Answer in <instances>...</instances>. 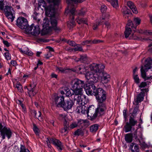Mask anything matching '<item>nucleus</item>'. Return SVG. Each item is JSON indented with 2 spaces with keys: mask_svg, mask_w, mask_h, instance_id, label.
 I'll return each instance as SVG.
<instances>
[{
  "mask_svg": "<svg viewBox=\"0 0 152 152\" xmlns=\"http://www.w3.org/2000/svg\"><path fill=\"white\" fill-rule=\"evenodd\" d=\"M49 5L47 6L44 0H39V7H42L45 10V14L48 17H52L54 15L57 9L60 4L61 0H47Z\"/></svg>",
  "mask_w": 152,
  "mask_h": 152,
  "instance_id": "obj_1",
  "label": "nucleus"
},
{
  "mask_svg": "<svg viewBox=\"0 0 152 152\" xmlns=\"http://www.w3.org/2000/svg\"><path fill=\"white\" fill-rule=\"evenodd\" d=\"M85 0H66L68 4V9L69 10L70 12L72 15L70 16V21L67 23V26L70 28H72L75 25V22L74 20V15L75 12V8L74 6L72 5V3L74 2H81Z\"/></svg>",
  "mask_w": 152,
  "mask_h": 152,
  "instance_id": "obj_2",
  "label": "nucleus"
},
{
  "mask_svg": "<svg viewBox=\"0 0 152 152\" xmlns=\"http://www.w3.org/2000/svg\"><path fill=\"white\" fill-rule=\"evenodd\" d=\"M105 100L102 99L97 101L98 102V107L92 116L93 119H95L97 116H100L104 113V111L106 110V105L104 103Z\"/></svg>",
  "mask_w": 152,
  "mask_h": 152,
  "instance_id": "obj_3",
  "label": "nucleus"
},
{
  "mask_svg": "<svg viewBox=\"0 0 152 152\" xmlns=\"http://www.w3.org/2000/svg\"><path fill=\"white\" fill-rule=\"evenodd\" d=\"M145 62L146 64L144 66H141L140 71L142 77L145 80H147L151 78V76L150 77H147L146 75V72L152 67V59L149 58L145 60Z\"/></svg>",
  "mask_w": 152,
  "mask_h": 152,
  "instance_id": "obj_4",
  "label": "nucleus"
},
{
  "mask_svg": "<svg viewBox=\"0 0 152 152\" xmlns=\"http://www.w3.org/2000/svg\"><path fill=\"white\" fill-rule=\"evenodd\" d=\"M0 135L2 140L5 138V136L7 137L8 139L12 137V131L9 128L5 126H3L2 123L0 122Z\"/></svg>",
  "mask_w": 152,
  "mask_h": 152,
  "instance_id": "obj_5",
  "label": "nucleus"
},
{
  "mask_svg": "<svg viewBox=\"0 0 152 152\" xmlns=\"http://www.w3.org/2000/svg\"><path fill=\"white\" fill-rule=\"evenodd\" d=\"M38 25L35 26L34 24H32L30 26H29L26 30V32L27 34H30L31 35L37 36L40 33V30L39 27V20H38Z\"/></svg>",
  "mask_w": 152,
  "mask_h": 152,
  "instance_id": "obj_6",
  "label": "nucleus"
},
{
  "mask_svg": "<svg viewBox=\"0 0 152 152\" xmlns=\"http://www.w3.org/2000/svg\"><path fill=\"white\" fill-rule=\"evenodd\" d=\"M90 68L91 71L99 77L100 74L104 71V66L102 64L93 63L90 65Z\"/></svg>",
  "mask_w": 152,
  "mask_h": 152,
  "instance_id": "obj_7",
  "label": "nucleus"
},
{
  "mask_svg": "<svg viewBox=\"0 0 152 152\" xmlns=\"http://www.w3.org/2000/svg\"><path fill=\"white\" fill-rule=\"evenodd\" d=\"M94 90L93 95L95 96L97 101L106 99V92L103 89L96 88Z\"/></svg>",
  "mask_w": 152,
  "mask_h": 152,
  "instance_id": "obj_8",
  "label": "nucleus"
},
{
  "mask_svg": "<svg viewBox=\"0 0 152 152\" xmlns=\"http://www.w3.org/2000/svg\"><path fill=\"white\" fill-rule=\"evenodd\" d=\"M17 25L21 29L24 30L26 32V30L29 26L27 20L23 17L18 18L17 21Z\"/></svg>",
  "mask_w": 152,
  "mask_h": 152,
  "instance_id": "obj_9",
  "label": "nucleus"
},
{
  "mask_svg": "<svg viewBox=\"0 0 152 152\" xmlns=\"http://www.w3.org/2000/svg\"><path fill=\"white\" fill-rule=\"evenodd\" d=\"M95 83H88L86 84L84 87L86 93L88 95H93L94 90L96 87Z\"/></svg>",
  "mask_w": 152,
  "mask_h": 152,
  "instance_id": "obj_10",
  "label": "nucleus"
},
{
  "mask_svg": "<svg viewBox=\"0 0 152 152\" xmlns=\"http://www.w3.org/2000/svg\"><path fill=\"white\" fill-rule=\"evenodd\" d=\"M72 88H84L85 84L83 81L77 78L72 80L71 82Z\"/></svg>",
  "mask_w": 152,
  "mask_h": 152,
  "instance_id": "obj_11",
  "label": "nucleus"
},
{
  "mask_svg": "<svg viewBox=\"0 0 152 152\" xmlns=\"http://www.w3.org/2000/svg\"><path fill=\"white\" fill-rule=\"evenodd\" d=\"M85 77L87 80H90L91 81L94 83L98 81L99 77L98 75L95 74L93 72L91 71L88 72L85 74Z\"/></svg>",
  "mask_w": 152,
  "mask_h": 152,
  "instance_id": "obj_12",
  "label": "nucleus"
},
{
  "mask_svg": "<svg viewBox=\"0 0 152 152\" xmlns=\"http://www.w3.org/2000/svg\"><path fill=\"white\" fill-rule=\"evenodd\" d=\"M54 102L57 107H61L64 102V97L62 96H58L56 95L53 97Z\"/></svg>",
  "mask_w": 152,
  "mask_h": 152,
  "instance_id": "obj_13",
  "label": "nucleus"
},
{
  "mask_svg": "<svg viewBox=\"0 0 152 152\" xmlns=\"http://www.w3.org/2000/svg\"><path fill=\"white\" fill-rule=\"evenodd\" d=\"M75 100L77 101V104L84 105L89 102L88 99L84 95H80Z\"/></svg>",
  "mask_w": 152,
  "mask_h": 152,
  "instance_id": "obj_14",
  "label": "nucleus"
},
{
  "mask_svg": "<svg viewBox=\"0 0 152 152\" xmlns=\"http://www.w3.org/2000/svg\"><path fill=\"white\" fill-rule=\"evenodd\" d=\"M72 88L73 89L72 91L73 92V95H74V100L75 101L76 99H77L78 97L80 95H83V88Z\"/></svg>",
  "mask_w": 152,
  "mask_h": 152,
  "instance_id": "obj_15",
  "label": "nucleus"
},
{
  "mask_svg": "<svg viewBox=\"0 0 152 152\" xmlns=\"http://www.w3.org/2000/svg\"><path fill=\"white\" fill-rule=\"evenodd\" d=\"M145 90V89H141L142 91L136 96V98L135 99L134 101L136 103V105H138V104L142 101L144 99V97L145 95V92L143 90Z\"/></svg>",
  "mask_w": 152,
  "mask_h": 152,
  "instance_id": "obj_16",
  "label": "nucleus"
},
{
  "mask_svg": "<svg viewBox=\"0 0 152 152\" xmlns=\"http://www.w3.org/2000/svg\"><path fill=\"white\" fill-rule=\"evenodd\" d=\"M74 104L73 101L70 99L66 101V102H64L61 107L64 110H68L71 109Z\"/></svg>",
  "mask_w": 152,
  "mask_h": 152,
  "instance_id": "obj_17",
  "label": "nucleus"
},
{
  "mask_svg": "<svg viewBox=\"0 0 152 152\" xmlns=\"http://www.w3.org/2000/svg\"><path fill=\"white\" fill-rule=\"evenodd\" d=\"M51 141H52V144L56 147L59 151H62L63 147V145L60 141L55 138L52 139Z\"/></svg>",
  "mask_w": 152,
  "mask_h": 152,
  "instance_id": "obj_18",
  "label": "nucleus"
},
{
  "mask_svg": "<svg viewBox=\"0 0 152 152\" xmlns=\"http://www.w3.org/2000/svg\"><path fill=\"white\" fill-rule=\"evenodd\" d=\"M109 15L108 14H103L102 17L100 18V21L103 22V24L104 23L106 26L107 28L110 27V24L107 21Z\"/></svg>",
  "mask_w": 152,
  "mask_h": 152,
  "instance_id": "obj_19",
  "label": "nucleus"
},
{
  "mask_svg": "<svg viewBox=\"0 0 152 152\" xmlns=\"http://www.w3.org/2000/svg\"><path fill=\"white\" fill-rule=\"evenodd\" d=\"M35 86V85L31 84L27 88L28 90V94L30 97L34 96L36 94L37 92L34 88Z\"/></svg>",
  "mask_w": 152,
  "mask_h": 152,
  "instance_id": "obj_20",
  "label": "nucleus"
},
{
  "mask_svg": "<svg viewBox=\"0 0 152 152\" xmlns=\"http://www.w3.org/2000/svg\"><path fill=\"white\" fill-rule=\"evenodd\" d=\"M102 76L101 77V81L103 84H106L110 80V75L106 73H102Z\"/></svg>",
  "mask_w": 152,
  "mask_h": 152,
  "instance_id": "obj_21",
  "label": "nucleus"
},
{
  "mask_svg": "<svg viewBox=\"0 0 152 152\" xmlns=\"http://www.w3.org/2000/svg\"><path fill=\"white\" fill-rule=\"evenodd\" d=\"M55 14L54 15H55ZM54 16L50 17H51V23L52 26L53 28V29L56 31H59L60 29L59 28H58L56 26V25L57 24V20L54 17Z\"/></svg>",
  "mask_w": 152,
  "mask_h": 152,
  "instance_id": "obj_22",
  "label": "nucleus"
},
{
  "mask_svg": "<svg viewBox=\"0 0 152 152\" xmlns=\"http://www.w3.org/2000/svg\"><path fill=\"white\" fill-rule=\"evenodd\" d=\"M127 4L132 10L134 13L136 14L138 13L137 8L132 2L131 1H128L127 3Z\"/></svg>",
  "mask_w": 152,
  "mask_h": 152,
  "instance_id": "obj_23",
  "label": "nucleus"
},
{
  "mask_svg": "<svg viewBox=\"0 0 152 152\" xmlns=\"http://www.w3.org/2000/svg\"><path fill=\"white\" fill-rule=\"evenodd\" d=\"M125 139L127 143L131 142L133 140V134L131 133L126 134L125 136Z\"/></svg>",
  "mask_w": 152,
  "mask_h": 152,
  "instance_id": "obj_24",
  "label": "nucleus"
},
{
  "mask_svg": "<svg viewBox=\"0 0 152 152\" xmlns=\"http://www.w3.org/2000/svg\"><path fill=\"white\" fill-rule=\"evenodd\" d=\"M121 11L124 16L125 18H126V17H128L126 15L129 14L130 13V10L128 9L126 7H123Z\"/></svg>",
  "mask_w": 152,
  "mask_h": 152,
  "instance_id": "obj_25",
  "label": "nucleus"
},
{
  "mask_svg": "<svg viewBox=\"0 0 152 152\" xmlns=\"http://www.w3.org/2000/svg\"><path fill=\"white\" fill-rule=\"evenodd\" d=\"M90 108H91V106H89V107H86V106L83 105L82 108V112H81V113L83 114H88L89 113V110H90Z\"/></svg>",
  "mask_w": 152,
  "mask_h": 152,
  "instance_id": "obj_26",
  "label": "nucleus"
},
{
  "mask_svg": "<svg viewBox=\"0 0 152 152\" xmlns=\"http://www.w3.org/2000/svg\"><path fill=\"white\" fill-rule=\"evenodd\" d=\"M4 11L5 12V14H6V13H12L14 12V10L12 7L8 6H6L5 7Z\"/></svg>",
  "mask_w": 152,
  "mask_h": 152,
  "instance_id": "obj_27",
  "label": "nucleus"
},
{
  "mask_svg": "<svg viewBox=\"0 0 152 152\" xmlns=\"http://www.w3.org/2000/svg\"><path fill=\"white\" fill-rule=\"evenodd\" d=\"M132 126H131L128 122L126 123V124L124 126L125 132L126 133L131 131Z\"/></svg>",
  "mask_w": 152,
  "mask_h": 152,
  "instance_id": "obj_28",
  "label": "nucleus"
},
{
  "mask_svg": "<svg viewBox=\"0 0 152 152\" xmlns=\"http://www.w3.org/2000/svg\"><path fill=\"white\" fill-rule=\"evenodd\" d=\"M132 30L130 27H126L125 31L124 32L126 38L128 37L130 35L131 36Z\"/></svg>",
  "mask_w": 152,
  "mask_h": 152,
  "instance_id": "obj_29",
  "label": "nucleus"
},
{
  "mask_svg": "<svg viewBox=\"0 0 152 152\" xmlns=\"http://www.w3.org/2000/svg\"><path fill=\"white\" fill-rule=\"evenodd\" d=\"M130 124L132 126H134L137 123V121L135 120L134 117H130L129 119V122Z\"/></svg>",
  "mask_w": 152,
  "mask_h": 152,
  "instance_id": "obj_30",
  "label": "nucleus"
},
{
  "mask_svg": "<svg viewBox=\"0 0 152 152\" xmlns=\"http://www.w3.org/2000/svg\"><path fill=\"white\" fill-rule=\"evenodd\" d=\"M13 13H7L5 14L6 17L8 19L11 21V22H12L14 20L15 16L13 15Z\"/></svg>",
  "mask_w": 152,
  "mask_h": 152,
  "instance_id": "obj_31",
  "label": "nucleus"
},
{
  "mask_svg": "<svg viewBox=\"0 0 152 152\" xmlns=\"http://www.w3.org/2000/svg\"><path fill=\"white\" fill-rule=\"evenodd\" d=\"M77 22L79 24H80L81 23H84L86 24H88L87 23V19L86 18H78L76 19Z\"/></svg>",
  "mask_w": 152,
  "mask_h": 152,
  "instance_id": "obj_32",
  "label": "nucleus"
},
{
  "mask_svg": "<svg viewBox=\"0 0 152 152\" xmlns=\"http://www.w3.org/2000/svg\"><path fill=\"white\" fill-rule=\"evenodd\" d=\"M44 20L45 21V20ZM48 23L49 20H45V21L44 22L42 25L43 28L42 30L43 33L45 31L46 29L49 28Z\"/></svg>",
  "mask_w": 152,
  "mask_h": 152,
  "instance_id": "obj_33",
  "label": "nucleus"
},
{
  "mask_svg": "<svg viewBox=\"0 0 152 152\" xmlns=\"http://www.w3.org/2000/svg\"><path fill=\"white\" fill-rule=\"evenodd\" d=\"M98 126L97 124H95L90 126V131L91 132H96L98 129Z\"/></svg>",
  "mask_w": 152,
  "mask_h": 152,
  "instance_id": "obj_34",
  "label": "nucleus"
},
{
  "mask_svg": "<svg viewBox=\"0 0 152 152\" xmlns=\"http://www.w3.org/2000/svg\"><path fill=\"white\" fill-rule=\"evenodd\" d=\"M56 70L58 72L61 73H66V72L67 69L60 67H56Z\"/></svg>",
  "mask_w": 152,
  "mask_h": 152,
  "instance_id": "obj_35",
  "label": "nucleus"
},
{
  "mask_svg": "<svg viewBox=\"0 0 152 152\" xmlns=\"http://www.w3.org/2000/svg\"><path fill=\"white\" fill-rule=\"evenodd\" d=\"M33 130L37 135H39L40 130L37 126L34 124H33Z\"/></svg>",
  "mask_w": 152,
  "mask_h": 152,
  "instance_id": "obj_36",
  "label": "nucleus"
},
{
  "mask_svg": "<svg viewBox=\"0 0 152 152\" xmlns=\"http://www.w3.org/2000/svg\"><path fill=\"white\" fill-rule=\"evenodd\" d=\"M141 21L140 19L138 17L134 18L133 20V24H135L136 25L135 26H136L140 24Z\"/></svg>",
  "mask_w": 152,
  "mask_h": 152,
  "instance_id": "obj_37",
  "label": "nucleus"
},
{
  "mask_svg": "<svg viewBox=\"0 0 152 152\" xmlns=\"http://www.w3.org/2000/svg\"><path fill=\"white\" fill-rule=\"evenodd\" d=\"M88 60V58L86 55H82L80 56V57L79 58V61L81 62H85L86 61Z\"/></svg>",
  "mask_w": 152,
  "mask_h": 152,
  "instance_id": "obj_38",
  "label": "nucleus"
},
{
  "mask_svg": "<svg viewBox=\"0 0 152 152\" xmlns=\"http://www.w3.org/2000/svg\"><path fill=\"white\" fill-rule=\"evenodd\" d=\"M131 27L132 28H135L136 26H135L131 20H129L126 27H130L131 28Z\"/></svg>",
  "mask_w": 152,
  "mask_h": 152,
  "instance_id": "obj_39",
  "label": "nucleus"
},
{
  "mask_svg": "<svg viewBox=\"0 0 152 152\" xmlns=\"http://www.w3.org/2000/svg\"><path fill=\"white\" fill-rule=\"evenodd\" d=\"M86 121H85L80 119L78 120L77 124V126L83 127Z\"/></svg>",
  "mask_w": 152,
  "mask_h": 152,
  "instance_id": "obj_40",
  "label": "nucleus"
},
{
  "mask_svg": "<svg viewBox=\"0 0 152 152\" xmlns=\"http://www.w3.org/2000/svg\"><path fill=\"white\" fill-rule=\"evenodd\" d=\"M83 134L84 133L83 131L80 129H77L74 133V135H83Z\"/></svg>",
  "mask_w": 152,
  "mask_h": 152,
  "instance_id": "obj_41",
  "label": "nucleus"
},
{
  "mask_svg": "<svg viewBox=\"0 0 152 152\" xmlns=\"http://www.w3.org/2000/svg\"><path fill=\"white\" fill-rule=\"evenodd\" d=\"M52 139H54V138L48 137L47 138L46 140L47 145L48 146V147L50 148L51 147V145H50V144L51 143L52 144V141H51Z\"/></svg>",
  "mask_w": 152,
  "mask_h": 152,
  "instance_id": "obj_42",
  "label": "nucleus"
},
{
  "mask_svg": "<svg viewBox=\"0 0 152 152\" xmlns=\"http://www.w3.org/2000/svg\"><path fill=\"white\" fill-rule=\"evenodd\" d=\"M64 40L65 41V42H66L67 43L69 44L70 45L75 46L76 45V43L74 41H70V40H66L65 39H62V41H64Z\"/></svg>",
  "mask_w": 152,
  "mask_h": 152,
  "instance_id": "obj_43",
  "label": "nucleus"
},
{
  "mask_svg": "<svg viewBox=\"0 0 152 152\" xmlns=\"http://www.w3.org/2000/svg\"><path fill=\"white\" fill-rule=\"evenodd\" d=\"M103 21L102 22L101 21H100V20L98 22H96L95 23H94L93 27V29L94 30L96 29L99 24L102 25L103 24Z\"/></svg>",
  "mask_w": 152,
  "mask_h": 152,
  "instance_id": "obj_44",
  "label": "nucleus"
},
{
  "mask_svg": "<svg viewBox=\"0 0 152 152\" xmlns=\"http://www.w3.org/2000/svg\"><path fill=\"white\" fill-rule=\"evenodd\" d=\"M133 78L134 82L137 84H139L140 82V80L138 75H133Z\"/></svg>",
  "mask_w": 152,
  "mask_h": 152,
  "instance_id": "obj_45",
  "label": "nucleus"
},
{
  "mask_svg": "<svg viewBox=\"0 0 152 152\" xmlns=\"http://www.w3.org/2000/svg\"><path fill=\"white\" fill-rule=\"evenodd\" d=\"M20 152H30L29 150L26 148L23 145H21Z\"/></svg>",
  "mask_w": 152,
  "mask_h": 152,
  "instance_id": "obj_46",
  "label": "nucleus"
},
{
  "mask_svg": "<svg viewBox=\"0 0 152 152\" xmlns=\"http://www.w3.org/2000/svg\"><path fill=\"white\" fill-rule=\"evenodd\" d=\"M15 87L18 89V91L20 92H22L23 90L22 86L20 83L16 84L15 85Z\"/></svg>",
  "mask_w": 152,
  "mask_h": 152,
  "instance_id": "obj_47",
  "label": "nucleus"
},
{
  "mask_svg": "<svg viewBox=\"0 0 152 152\" xmlns=\"http://www.w3.org/2000/svg\"><path fill=\"white\" fill-rule=\"evenodd\" d=\"M65 91H66V95L67 96H69L73 95V92L72 93L71 91L69 88L65 90Z\"/></svg>",
  "mask_w": 152,
  "mask_h": 152,
  "instance_id": "obj_48",
  "label": "nucleus"
},
{
  "mask_svg": "<svg viewBox=\"0 0 152 152\" xmlns=\"http://www.w3.org/2000/svg\"><path fill=\"white\" fill-rule=\"evenodd\" d=\"M66 126L64 127L63 129H62L61 130V132L62 133H65L66 134L68 132V127H67V126Z\"/></svg>",
  "mask_w": 152,
  "mask_h": 152,
  "instance_id": "obj_49",
  "label": "nucleus"
},
{
  "mask_svg": "<svg viewBox=\"0 0 152 152\" xmlns=\"http://www.w3.org/2000/svg\"><path fill=\"white\" fill-rule=\"evenodd\" d=\"M28 48L27 47L19 49V51L22 53L25 54Z\"/></svg>",
  "mask_w": 152,
  "mask_h": 152,
  "instance_id": "obj_50",
  "label": "nucleus"
},
{
  "mask_svg": "<svg viewBox=\"0 0 152 152\" xmlns=\"http://www.w3.org/2000/svg\"><path fill=\"white\" fill-rule=\"evenodd\" d=\"M77 124L76 122H74L72 123V124L69 126L71 129H73L77 127Z\"/></svg>",
  "mask_w": 152,
  "mask_h": 152,
  "instance_id": "obj_51",
  "label": "nucleus"
},
{
  "mask_svg": "<svg viewBox=\"0 0 152 152\" xmlns=\"http://www.w3.org/2000/svg\"><path fill=\"white\" fill-rule=\"evenodd\" d=\"M141 33H143L146 35H152V31L151 30H145L143 32H139Z\"/></svg>",
  "mask_w": 152,
  "mask_h": 152,
  "instance_id": "obj_52",
  "label": "nucleus"
},
{
  "mask_svg": "<svg viewBox=\"0 0 152 152\" xmlns=\"http://www.w3.org/2000/svg\"><path fill=\"white\" fill-rule=\"evenodd\" d=\"M37 116L38 117V118H37L38 119L41 121H42L43 120V118L41 116V113L40 111H38V112H37Z\"/></svg>",
  "mask_w": 152,
  "mask_h": 152,
  "instance_id": "obj_53",
  "label": "nucleus"
},
{
  "mask_svg": "<svg viewBox=\"0 0 152 152\" xmlns=\"http://www.w3.org/2000/svg\"><path fill=\"white\" fill-rule=\"evenodd\" d=\"M86 10L85 8L82 9L78 13V14L80 15H84L86 13Z\"/></svg>",
  "mask_w": 152,
  "mask_h": 152,
  "instance_id": "obj_54",
  "label": "nucleus"
},
{
  "mask_svg": "<svg viewBox=\"0 0 152 152\" xmlns=\"http://www.w3.org/2000/svg\"><path fill=\"white\" fill-rule=\"evenodd\" d=\"M129 38L131 39H133L134 40H138L139 38L134 34H132L131 36H130Z\"/></svg>",
  "mask_w": 152,
  "mask_h": 152,
  "instance_id": "obj_55",
  "label": "nucleus"
},
{
  "mask_svg": "<svg viewBox=\"0 0 152 152\" xmlns=\"http://www.w3.org/2000/svg\"><path fill=\"white\" fill-rule=\"evenodd\" d=\"M4 56L7 60L11 59V57L10 54L8 52H7L4 53Z\"/></svg>",
  "mask_w": 152,
  "mask_h": 152,
  "instance_id": "obj_56",
  "label": "nucleus"
},
{
  "mask_svg": "<svg viewBox=\"0 0 152 152\" xmlns=\"http://www.w3.org/2000/svg\"><path fill=\"white\" fill-rule=\"evenodd\" d=\"M107 7L106 6L104 5H102L100 9L101 12L102 13L105 12L107 10Z\"/></svg>",
  "mask_w": 152,
  "mask_h": 152,
  "instance_id": "obj_57",
  "label": "nucleus"
},
{
  "mask_svg": "<svg viewBox=\"0 0 152 152\" xmlns=\"http://www.w3.org/2000/svg\"><path fill=\"white\" fill-rule=\"evenodd\" d=\"M73 50L75 52L77 51H82L83 50L81 47L78 46L74 48Z\"/></svg>",
  "mask_w": 152,
  "mask_h": 152,
  "instance_id": "obj_58",
  "label": "nucleus"
},
{
  "mask_svg": "<svg viewBox=\"0 0 152 152\" xmlns=\"http://www.w3.org/2000/svg\"><path fill=\"white\" fill-rule=\"evenodd\" d=\"M138 150L139 147L137 145L135 144L132 151L133 152H137L138 151Z\"/></svg>",
  "mask_w": 152,
  "mask_h": 152,
  "instance_id": "obj_59",
  "label": "nucleus"
},
{
  "mask_svg": "<svg viewBox=\"0 0 152 152\" xmlns=\"http://www.w3.org/2000/svg\"><path fill=\"white\" fill-rule=\"evenodd\" d=\"M82 107L83 105H82L80 106H78L76 109L77 112L79 113H81L82 112Z\"/></svg>",
  "mask_w": 152,
  "mask_h": 152,
  "instance_id": "obj_60",
  "label": "nucleus"
},
{
  "mask_svg": "<svg viewBox=\"0 0 152 152\" xmlns=\"http://www.w3.org/2000/svg\"><path fill=\"white\" fill-rule=\"evenodd\" d=\"M66 115L65 114H59V118L60 120H65Z\"/></svg>",
  "mask_w": 152,
  "mask_h": 152,
  "instance_id": "obj_61",
  "label": "nucleus"
},
{
  "mask_svg": "<svg viewBox=\"0 0 152 152\" xmlns=\"http://www.w3.org/2000/svg\"><path fill=\"white\" fill-rule=\"evenodd\" d=\"M45 56L46 59H49L52 56V54L50 52H48L45 55Z\"/></svg>",
  "mask_w": 152,
  "mask_h": 152,
  "instance_id": "obj_62",
  "label": "nucleus"
},
{
  "mask_svg": "<svg viewBox=\"0 0 152 152\" xmlns=\"http://www.w3.org/2000/svg\"><path fill=\"white\" fill-rule=\"evenodd\" d=\"M147 85L146 82H142L139 86V87L140 88H144L147 86Z\"/></svg>",
  "mask_w": 152,
  "mask_h": 152,
  "instance_id": "obj_63",
  "label": "nucleus"
},
{
  "mask_svg": "<svg viewBox=\"0 0 152 152\" xmlns=\"http://www.w3.org/2000/svg\"><path fill=\"white\" fill-rule=\"evenodd\" d=\"M137 110H138V109L137 108H135L134 109V110L133 111V112L132 113V115L133 117L136 116V113L137 111Z\"/></svg>",
  "mask_w": 152,
  "mask_h": 152,
  "instance_id": "obj_64",
  "label": "nucleus"
}]
</instances>
